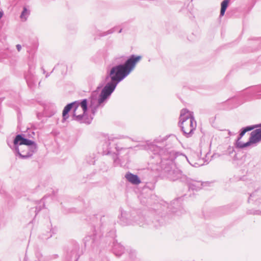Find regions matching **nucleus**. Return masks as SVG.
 <instances>
[{
  "label": "nucleus",
  "instance_id": "obj_1",
  "mask_svg": "<svg viewBox=\"0 0 261 261\" xmlns=\"http://www.w3.org/2000/svg\"><path fill=\"white\" fill-rule=\"evenodd\" d=\"M140 56H132L124 64L113 67L110 72L109 76L111 82L108 83L102 90L98 103H102L115 89L117 84L126 76L133 70L136 64L139 62Z\"/></svg>",
  "mask_w": 261,
  "mask_h": 261
},
{
  "label": "nucleus",
  "instance_id": "obj_2",
  "mask_svg": "<svg viewBox=\"0 0 261 261\" xmlns=\"http://www.w3.org/2000/svg\"><path fill=\"white\" fill-rule=\"evenodd\" d=\"M14 144L17 146L16 149L19 154L23 158H27L30 156L33 152L31 146H34L36 148V144L34 142L24 138L20 135L16 136Z\"/></svg>",
  "mask_w": 261,
  "mask_h": 261
},
{
  "label": "nucleus",
  "instance_id": "obj_3",
  "mask_svg": "<svg viewBox=\"0 0 261 261\" xmlns=\"http://www.w3.org/2000/svg\"><path fill=\"white\" fill-rule=\"evenodd\" d=\"M179 119L180 127L185 134H190L196 128V122L192 112L187 109H182Z\"/></svg>",
  "mask_w": 261,
  "mask_h": 261
},
{
  "label": "nucleus",
  "instance_id": "obj_4",
  "mask_svg": "<svg viewBox=\"0 0 261 261\" xmlns=\"http://www.w3.org/2000/svg\"><path fill=\"white\" fill-rule=\"evenodd\" d=\"M257 128L251 133L249 140L244 143L241 139H238L237 145L240 148H244L250 146L252 144L256 143L261 141V124L257 126Z\"/></svg>",
  "mask_w": 261,
  "mask_h": 261
},
{
  "label": "nucleus",
  "instance_id": "obj_5",
  "mask_svg": "<svg viewBox=\"0 0 261 261\" xmlns=\"http://www.w3.org/2000/svg\"><path fill=\"white\" fill-rule=\"evenodd\" d=\"M81 110L79 108V107L77 106L75 107L74 112H73V115L77 118H81L86 111H87V101L86 99H84L82 101V102L80 103Z\"/></svg>",
  "mask_w": 261,
  "mask_h": 261
},
{
  "label": "nucleus",
  "instance_id": "obj_6",
  "mask_svg": "<svg viewBox=\"0 0 261 261\" xmlns=\"http://www.w3.org/2000/svg\"><path fill=\"white\" fill-rule=\"evenodd\" d=\"M126 178L131 183L138 185L141 182L138 176L132 173H127L125 175Z\"/></svg>",
  "mask_w": 261,
  "mask_h": 261
},
{
  "label": "nucleus",
  "instance_id": "obj_7",
  "mask_svg": "<svg viewBox=\"0 0 261 261\" xmlns=\"http://www.w3.org/2000/svg\"><path fill=\"white\" fill-rule=\"evenodd\" d=\"M76 105L75 102H73L67 105L64 109L63 111V117L64 119H66L68 118L67 114L68 112L71 110L72 107Z\"/></svg>",
  "mask_w": 261,
  "mask_h": 261
},
{
  "label": "nucleus",
  "instance_id": "obj_8",
  "mask_svg": "<svg viewBox=\"0 0 261 261\" xmlns=\"http://www.w3.org/2000/svg\"><path fill=\"white\" fill-rule=\"evenodd\" d=\"M228 3H229V1L228 0H224L222 2L221 5V12H220V14L221 16L224 15L225 12L226 11V9L228 7Z\"/></svg>",
  "mask_w": 261,
  "mask_h": 261
},
{
  "label": "nucleus",
  "instance_id": "obj_9",
  "mask_svg": "<svg viewBox=\"0 0 261 261\" xmlns=\"http://www.w3.org/2000/svg\"><path fill=\"white\" fill-rule=\"evenodd\" d=\"M257 126L253 125V126H247L245 128H244L243 130L241 132V133L240 134V137L238 139H241V140H242V137L244 135V134L250 130H252L254 129L255 128L257 127Z\"/></svg>",
  "mask_w": 261,
  "mask_h": 261
},
{
  "label": "nucleus",
  "instance_id": "obj_10",
  "mask_svg": "<svg viewBox=\"0 0 261 261\" xmlns=\"http://www.w3.org/2000/svg\"><path fill=\"white\" fill-rule=\"evenodd\" d=\"M29 15V12L28 11V10L26 8H23V10L22 12L21 13V14L20 15V18L23 21H25L27 20V16Z\"/></svg>",
  "mask_w": 261,
  "mask_h": 261
},
{
  "label": "nucleus",
  "instance_id": "obj_11",
  "mask_svg": "<svg viewBox=\"0 0 261 261\" xmlns=\"http://www.w3.org/2000/svg\"><path fill=\"white\" fill-rule=\"evenodd\" d=\"M16 47H17V48L18 51H20V49H21V45H19V44L17 45H16Z\"/></svg>",
  "mask_w": 261,
  "mask_h": 261
}]
</instances>
